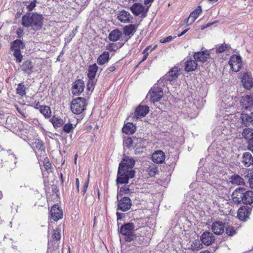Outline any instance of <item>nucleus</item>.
<instances>
[{"label": "nucleus", "mask_w": 253, "mask_h": 253, "mask_svg": "<svg viewBox=\"0 0 253 253\" xmlns=\"http://www.w3.org/2000/svg\"><path fill=\"white\" fill-rule=\"evenodd\" d=\"M135 162L132 157H124L119 165L116 179L117 184H127L129 179L134 177L135 171L132 169Z\"/></svg>", "instance_id": "obj_1"}, {"label": "nucleus", "mask_w": 253, "mask_h": 253, "mask_svg": "<svg viewBox=\"0 0 253 253\" xmlns=\"http://www.w3.org/2000/svg\"><path fill=\"white\" fill-rule=\"evenodd\" d=\"M21 23L25 27H31L35 31L40 30L42 27L43 17L36 13L26 14L23 16Z\"/></svg>", "instance_id": "obj_2"}, {"label": "nucleus", "mask_w": 253, "mask_h": 253, "mask_svg": "<svg viewBox=\"0 0 253 253\" xmlns=\"http://www.w3.org/2000/svg\"><path fill=\"white\" fill-rule=\"evenodd\" d=\"M124 144L127 148L133 147L135 154H139L143 152L145 147V140L141 136L136 134L132 137H127L124 140Z\"/></svg>", "instance_id": "obj_3"}, {"label": "nucleus", "mask_w": 253, "mask_h": 253, "mask_svg": "<svg viewBox=\"0 0 253 253\" xmlns=\"http://www.w3.org/2000/svg\"><path fill=\"white\" fill-rule=\"evenodd\" d=\"M180 72V68L179 66H175L171 68L167 74L158 81V85L167 86L169 88L168 84H172L177 80Z\"/></svg>", "instance_id": "obj_4"}, {"label": "nucleus", "mask_w": 253, "mask_h": 253, "mask_svg": "<svg viewBox=\"0 0 253 253\" xmlns=\"http://www.w3.org/2000/svg\"><path fill=\"white\" fill-rule=\"evenodd\" d=\"M203 168L199 169L197 171V180H203L214 188H217L219 185L220 179L217 178L214 174H211L207 170L204 171Z\"/></svg>", "instance_id": "obj_5"}, {"label": "nucleus", "mask_w": 253, "mask_h": 253, "mask_svg": "<svg viewBox=\"0 0 253 253\" xmlns=\"http://www.w3.org/2000/svg\"><path fill=\"white\" fill-rule=\"evenodd\" d=\"M135 229L132 222H127L123 224L119 229V232L124 237L126 242H131L134 240Z\"/></svg>", "instance_id": "obj_6"}, {"label": "nucleus", "mask_w": 253, "mask_h": 253, "mask_svg": "<svg viewBox=\"0 0 253 253\" xmlns=\"http://www.w3.org/2000/svg\"><path fill=\"white\" fill-rule=\"evenodd\" d=\"M141 232V234L140 236L137 237L135 236V246H147L150 242L152 237L151 229L149 227L143 228Z\"/></svg>", "instance_id": "obj_7"}, {"label": "nucleus", "mask_w": 253, "mask_h": 253, "mask_svg": "<svg viewBox=\"0 0 253 253\" xmlns=\"http://www.w3.org/2000/svg\"><path fill=\"white\" fill-rule=\"evenodd\" d=\"M87 105L84 98L79 97L75 98L72 101L71 109L75 114H80L85 109Z\"/></svg>", "instance_id": "obj_8"}, {"label": "nucleus", "mask_w": 253, "mask_h": 253, "mask_svg": "<svg viewBox=\"0 0 253 253\" xmlns=\"http://www.w3.org/2000/svg\"><path fill=\"white\" fill-rule=\"evenodd\" d=\"M161 85L154 86L147 95V97H150V101L155 103L159 102L163 96V91Z\"/></svg>", "instance_id": "obj_9"}, {"label": "nucleus", "mask_w": 253, "mask_h": 253, "mask_svg": "<svg viewBox=\"0 0 253 253\" xmlns=\"http://www.w3.org/2000/svg\"><path fill=\"white\" fill-rule=\"evenodd\" d=\"M118 204L117 211H127L132 206L131 201L129 197H124L120 200H119V196H117Z\"/></svg>", "instance_id": "obj_10"}, {"label": "nucleus", "mask_w": 253, "mask_h": 253, "mask_svg": "<svg viewBox=\"0 0 253 253\" xmlns=\"http://www.w3.org/2000/svg\"><path fill=\"white\" fill-rule=\"evenodd\" d=\"M231 69L234 72L239 71L242 66V58L239 55H233L228 61Z\"/></svg>", "instance_id": "obj_11"}, {"label": "nucleus", "mask_w": 253, "mask_h": 253, "mask_svg": "<svg viewBox=\"0 0 253 253\" xmlns=\"http://www.w3.org/2000/svg\"><path fill=\"white\" fill-rule=\"evenodd\" d=\"M242 135L247 141L248 149L253 152V129L245 128L242 132Z\"/></svg>", "instance_id": "obj_12"}, {"label": "nucleus", "mask_w": 253, "mask_h": 253, "mask_svg": "<svg viewBox=\"0 0 253 253\" xmlns=\"http://www.w3.org/2000/svg\"><path fill=\"white\" fill-rule=\"evenodd\" d=\"M50 217L55 221H57L63 217V212L58 205H54L50 209Z\"/></svg>", "instance_id": "obj_13"}, {"label": "nucleus", "mask_w": 253, "mask_h": 253, "mask_svg": "<svg viewBox=\"0 0 253 253\" xmlns=\"http://www.w3.org/2000/svg\"><path fill=\"white\" fill-rule=\"evenodd\" d=\"M245 190L244 188L239 187L233 191L232 194V199L235 203L237 204L242 203L243 197H244Z\"/></svg>", "instance_id": "obj_14"}, {"label": "nucleus", "mask_w": 253, "mask_h": 253, "mask_svg": "<svg viewBox=\"0 0 253 253\" xmlns=\"http://www.w3.org/2000/svg\"><path fill=\"white\" fill-rule=\"evenodd\" d=\"M214 241L215 238L213 234L208 231L203 232L200 236V241L207 246L211 245Z\"/></svg>", "instance_id": "obj_15"}, {"label": "nucleus", "mask_w": 253, "mask_h": 253, "mask_svg": "<svg viewBox=\"0 0 253 253\" xmlns=\"http://www.w3.org/2000/svg\"><path fill=\"white\" fill-rule=\"evenodd\" d=\"M84 84L83 80L78 79L76 80L73 83L72 87V92L73 95H79L84 91Z\"/></svg>", "instance_id": "obj_16"}, {"label": "nucleus", "mask_w": 253, "mask_h": 253, "mask_svg": "<svg viewBox=\"0 0 253 253\" xmlns=\"http://www.w3.org/2000/svg\"><path fill=\"white\" fill-rule=\"evenodd\" d=\"M193 57L196 62L204 63L210 58V53L207 50L198 51L194 53Z\"/></svg>", "instance_id": "obj_17"}, {"label": "nucleus", "mask_w": 253, "mask_h": 253, "mask_svg": "<svg viewBox=\"0 0 253 253\" xmlns=\"http://www.w3.org/2000/svg\"><path fill=\"white\" fill-rule=\"evenodd\" d=\"M225 225V222L220 221H214L212 224L211 229L214 234L219 235L223 233Z\"/></svg>", "instance_id": "obj_18"}, {"label": "nucleus", "mask_w": 253, "mask_h": 253, "mask_svg": "<svg viewBox=\"0 0 253 253\" xmlns=\"http://www.w3.org/2000/svg\"><path fill=\"white\" fill-rule=\"evenodd\" d=\"M166 159L164 152L161 150L155 151L152 155V160L154 163L161 164L164 163Z\"/></svg>", "instance_id": "obj_19"}, {"label": "nucleus", "mask_w": 253, "mask_h": 253, "mask_svg": "<svg viewBox=\"0 0 253 253\" xmlns=\"http://www.w3.org/2000/svg\"><path fill=\"white\" fill-rule=\"evenodd\" d=\"M149 112V107L148 106L140 104L135 109L134 116L136 119H140L146 116Z\"/></svg>", "instance_id": "obj_20"}, {"label": "nucleus", "mask_w": 253, "mask_h": 253, "mask_svg": "<svg viewBox=\"0 0 253 253\" xmlns=\"http://www.w3.org/2000/svg\"><path fill=\"white\" fill-rule=\"evenodd\" d=\"M243 86L247 89H250L253 87V80L249 73H244L242 77Z\"/></svg>", "instance_id": "obj_21"}, {"label": "nucleus", "mask_w": 253, "mask_h": 253, "mask_svg": "<svg viewBox=\"0 0 253 253\" xmlns=\"http://www.w3.org/2000/svg\"><path fill=\"white\" fill-rule=\"evenodd\" d=\"M251 209L248 206L240 207L238 211V217L240 220L246 221L249 217Z\"/></svg>", "instance_id": "obj_22"}, {"label": "nucleus", "mask_w": 253, "mask_h": 253, "mask_svg": "<svg viewBox=\"0 0 253 253\" xmlns=\"http://www.w3.org/2000/svg\"><path fill=\"white\" fill-rule=\"evenodd\" d=\"M117 18L122 23H128L131 22L133 17L129 12L122 10L119 12Z\"/></svg>", "instance_id": "obj_23"}, {"label": "nucleus", "mask_w": 253, "mask_h": 253, "mask_svg": "<svg viewBox=\"0 0 253 253\" xmlns=\"http://www.w3.org/2000/svg\"><path fill=\"white\" fill-rule=\"evenodd\" d=\"M241 124L245 126H250L251 124L253 125V113L250 114L246 113H242L239 118Z\"/></svg>", "instance_id": "obj_24"}, {"label": "nucleus", "mask_w": 253, "mask_h": 253, "mask_svg": "<svg viewBox=\"0 0 253 253\" xmlns=\"http://www.w3.org/2000/svg\"><path fill=\"white\" fill-rule=\"evenodd\" d=\"M241 102L243 108L246 109H250V108L253 107V94L243 96Z\"/></svg>", "instance_id": "obj_25"}, {"label": "nucleus", "mask_w": 253, "mask_h": 253, "mask_svg": "<svg viewBox=\"0 0 253 253\" xmlns=\"http://www.w3.org/2000/svg\"><path fill=\"white\" fill-rule=\"evenodd\" d=\"M122 36V31L116 28L110 32L108 38L110 41L115 42L120 40Z\"/></svg>", "instance_id": "obj_26"}, {"label": "nucleus", "mask_w": 253, "mask_h": 253, "mask_svg": "<svg viewBox=\"0 0 253 253\" xmlns=\"http://www.w3.org/2000/svg\"><path fill=\"white\" fill-rule=\"evenodd\" d=\"M34 67V64L29 60L23 62L21 66L22 70L28 75H30L33 72Z\"/></svg>", "instance_id": "obj_27"}, {"label": "nucleus", "mask_w": 253, "mask_h": 253, "mask_svg": "<svg viewBox=\"0 0 253 253\" xmlns=\"http://www.w3.org/2000/svg\"><path fill=\"white\" fill-rule=\"evenodd\" d=\"M132 13L135 16H138L144 10V7L140 3H134L130 7Z\"/></svg>", "instance_id": "obj_28"}, {"label": "nucleus", "mask_w": 253, "mask_h": 253, "mask_svg": "<svg viewBox=\"0 0 253 253\" xmlns=\"http://www.w3.org/2000/svg\"><path fill=\"white\" fill-rule=\"evenodd\" d=\"M137 30V26L135 24L126 25L123 28V33L126 36H129V38L133 36Z\"/></svg>", "instance_id": "obj_29"}, {"label": "nucleus", "mask_w": 253, "mask_h": 253, "mask_svg": "<svg viewBox=\"0 0 253 253\" xmlns=\"http://www.w3.org/2000/svg\"><path fill=\"white\" fill-rule=\"evenodd\" d=\"M25 47V44L22 41L19 39H16L11 42L10 49L11 50H17L24 49Z\"/></svg>", "instance_id": "obj_30"}, {"label": "nucleus", "mask_w": 253, "mask_h": 253, "mask_svg": "<svg viewBox=\"0 0 253 253\" xmlns=\"http://www.w3.org/2000/svg\"><path fill=\"white\" fill-rule=\"evenodd\" d=\"M110 54L108 51H103L97 58V63L99 65H103L108 62Z\"/></svg>", "instance_id": "obj_31"}, {"label": "nucleus", "mask_w": 253, "mask_h": 253, "mask_svg": "<svg viewBox=\"0 0 253 253\" xmlns=\"http://www.w3.org/2000/svg\"><path fill=\"white\" fill-rule=\"evenodd\" d=\"M197 63L195 60H187L184 62V69L187 72L193 71L197 68Z\"/></svg>", "instance_id": "obj_32"}, {"label": "nucleus", "mask_w": 253, "mask_h": 253, "mask_svg": "<svg viewBox=\"0 0 253 253\" xmlns=\"http://www.w3.org/2000/svg\"><path fill=\"white\" fill-rule=\"evenodd\" d=\"M242 203L251 205L253 203V191H246L244 193Z\"/></svg>", "instance_id": "obj_33"}, {"label": "nucleus", "mask_w": 253, "mask_h": 253, "mask_svg": "<svg viewBox=\"0 0 253 253\" xmlns=\"http://www.w3.org/2000/svg\"><path fill=\"white\" fill-rule=\"evenodd\" d=\"M136 127L135 125L132 123H127L122 128L124 133L127 134H131L135 132Z\"/></svg>", "instance_id": "obj_34"}, {"label": "nucleus", "mask_w": 253, "mask_h": 253, "mask_svg": "<svg viewBox=\"0 0 253 253\" xmlns=\"http://www.w3.org/2000/svg\"><path fill=\"white\" fill-rule=\"evenodd\" d=\"M242 162L246 167L252 165V163H253V157L251 154L249 152L244 153L242 156Z\"/></svg>", "instance_id": "obj_35"}, {"label": "nucleus", "mask_w": 253, "mask_h": 253, "mask_svg": "<svg viewBox=\"0 0 253 253\" xmlns=\"http://www.w3.org/2000/svg\"><path fill=\"white\" fill-rule=\"evenodd\" d=\"M31 147L34 150L37 149L38 151L40 152L41 155L45 153L44 146L43 145V143L42 140H36L35 142L32 144Z\"/></svg>", "instance_id": "obj_36"}, {"label": "nucleus", "mask_w": 253, "mask_h": 253, "mask_svg": "<svg viewBox=\"0 0 253 253\" xmlns=\"http://www.w3.org/2000/svg\"><path fill=\"white\" fill-rule=\"evenodd\" d=\"M230 182L232 184L236 185H244L245 181L244 179L240 175L237 174H234L231 175L230 177Z\"/></svg>", "instance_id": "obj_37"}, {"label": "nucleus", "mask_w": 253, "mask_h": 253, "mask_svg": "<svg viewBox=\"0 0 253 253\" xmlns=\"http://www.w3.org/2000/svg\"><path fill=\"white\" fill-rule=\"evenodd\" d=\"M98 67L96 63L90 65L88 67V72L87 74V78L95 79Z\"/></svg>", "instance_id": "obj_38"}, {"label": "nucleus", "mask_w": 253, "mask_h": 253, "mask_svg": "<svg viewBox=\"0 0 253 253\" xmlns=\"http://www.w3.org/2000/svg\"><path fill=\"white\" fill-rule=\"evenodd\" d=\"M124 42H119L118 43H110L106 46V49L110 51H116L121 48L124 45Z\"/></svg>", "instance_id": "obj_39"}, {"label": "nucleus", "mask_w": 253, "mask_h": 253, "mask_svg": "<svg viewBox=\"0 0 253 253\" xmlns=\"http://www.w3.org/2000/svg\"><path fill=\"white\" fill-rule=\"evenodd\" d=\"M39 111L45 118H50L51 111L49 107L45 105L40 106Z\"/></svg>", "instance_id": "obj_40"}, {"label": "nucleus", "mask_w": 253, "mask_h": 253, "mask_svg": "<svg viewBox=\"0 0 253 253\" xmlns=\"http://www.w3.org/2000/svg\"><path fill=\"white\" fill-rule=\"evenodd\" d=\"M50 122L52 123L54 128H58L61 126L63 124V120L60 117L52 116L50 119Z\"/></svg>", "instance_id": "obj_41"}, {"label": "nucleus", "mask_w": 253, "mask_h": 253, "mask_svg": "<svg viewBox=\"0 0 253 253\" xmlns=\"http://www.w3.org/2000/svg\"><path fill=\"white\" fill-rule=\"evenodd\" d=\"M27 88L23 84V83H21L18 84L16 88V93L21 96H24L26 94Z\"/></svg>", "instance_id": "obj_42"}, {"label": "nucleus", "mask_w": 253, "mask_h": 253, "mask_svg": "<svg viewBox=\"0 0 253 253\" xmlns=\"http://www.w3.org/2000/svg\"><path fill=\"white\" fill-rule=\"evenodd\" d=\"M230 47V45L225 43L216 45L215 49L216 53H221L227 50Z\"/></svg>", "instance_id": "obj_43"}, {"label": "nucleus", "mask_w": 253, "mask_h": 253, "mask_svg": "<svg viewBox=\"0 0 253 253\" xmlns=\"http://www.w3.org/2000/svg\"><path fill=\"white\" fill-rule=\"evenodd\" d=\"M147 171L151 177L154 176L158 171V168L155 165H152L147 168Z\"/></svg>", "instance_id": "obj_44"}, {"label": "nucleus", "mask_w": 253, "mask_h": 253, "mask_svg": "<svg viewBox=\"0 0 253 253\" xmlns=\"http://www.w3.org/2000/svg\"><path fill=\"white\" fill-rule=\"evenodd\" d=\"M60 229L59 228H56L53 230V233L52 235V238L54 241H58L61 239Z\"/></svg>", "instance_id": "obj_45"}, {"label": "nucleus", "mask_w": 253, "mask_h": 253, "mask_svg": "<svg viewBox=\"0 0 253 253\" xmlns=\"http://www.w3.org/2000/svg\"><path fill=\"white\" fill-rule=\"evenodd\" d=\"M43 167L45 169V170L47 171L48 173L51 172V169H52V166L51 163L49 162V159L46 157L43 160Z\"/></svg>", "instance_id": "obj_46"}, {"label": "nucleus", "mask_w": 253, "mask_h": 253, "mask_svg": "<svg viewBox=\"0 0 253 253\" xmlns=\"http://www.w3.org/2000/svg\"><path fill=\"white\" fill-rule=\"evenodd\" d=\"M96 83V80L95 79L88 78V81L87 84V89L88 91H93L95 84Z\"/></svg>", "instance_id": "obj_47"}, {"label": "nucleus", "mask_w": 253, "mask_h": 253, "mask_svg": "<svg viewBox=\"0 0 253 253\" xmlns=\"http://www.w3.org/2000/svg\"><path fill=\"white\" fill-rule=\"evenodd\" d=\"M76 125H73L71 123L66 124L63 127V131L67 133L71 132L75 127Z\"/></svg>", "instance_id": "obj_48"}, {"label": "nucleus", "mask_w": 253, "mask_h": 253, "mask_svg": "<svg viewBox=\"0 0 253 253\" xmlns=\"http://www.w3.org/2000/svg\"><path fill=\"white\" fill-rule=\"evenodd\" d=\"M199 240H195L191 245V249L193 250L199 251L203 248L202 243Z\"/></svg>", "instance_id": "obj_49"}, {"label": "nucleus", "mask_w": 253, "mask_h": 253, "mask_svg": "<svg viewBox=\"0 0 253 253\" xmlns=\"http://www.w3.org/2000/svg\"><path fill=\"white\" fill-rule=\"evenodd\" d=\"M224 229H225L226 234L229 236H232L236 234V231L233 226L225 225Z\"/></svg>", "instance_id": "obj_50"}, {"label": "nucleus", "mask_w": 253, "mask_h": 253, "mask_svg": "<svg viewBox=\"0 0 253 253\" xmlns=\"http://www.w3.org/2000/svg\"><path fill=\"white\" fill-rule=\"evenodd\" d=\"M13 56L16 58V61L17 63H20L22 61L23 59V56L21 54V50H13Z\"/></svg>", "instance_id": "obj_51"}, {"label": "nucleus", "mask_w": 253, "mask_h": 253, "mask_svg": "<svg viewBox=\"0 0 253 253\" xmlns=\"http://www.w3.org/2000/svg\"><path fill=\"white\" fill-rule=\"evenodd\" d=\"M130 192V189L128 187L123 186L120 188L119 192L118 193V196H122L124 194H128Z\"/></svg>", "instance_id": "obj_52"}, {"label": "nucleus", "mask_w": 253, "mask_h": 253, "mask_svg": "<svg viewBox=\"0 0 253 253\" xmlns=\"http://www.w3.org/2000/svg\"><path fill=\"white\" fill-rule=\"evenodd\" d=\"M247 176L249 177V182L250 184V186L251 188L253 189V173L251 172L250 173H249L245 177Z\"/></svg>", "instance_id": "obj_53"}, {"label": "nucleus", "mask_w": 253, "mask_h": 253, "mask_svg": "<svg viewBox=\"0 0 253 253\" xmlns=\"http://www.w3.org/2000/svg\"><path fill=\"white\" fill-rule=\"evenodd\" d=\"M173 39V37L171 36H169L166 38H163L160 40V42L161 43H164L170 42Z\"/></svg>", "instance_id": "obj_54"}, {"label": "nucleus", "mask_w": 253, "mask_h": 253, "mask_svg": "<svg viewBox=\"0 0 253 253\" xmlns=\"http://www.w3.org/2000/svg\"><path fill=\"white\" fill-rule=\"evenodd\" d=\"M89 184V178H88V179L86 181V182L84 183L83 186V188L82 190V194L83 195H84L85 193L86 192L87 188L88 187Z\"/></svg>", "instance_id": "obj_55"}, {"label": "nucleus", "mask_w": 253, "mask_h": 253, "mask_svg": "<svg viewBox=\"0 0 253 253\" xmlns=\"http://www.w3.org/2000/svg\"><path fill=\"white\" fill-rule=\"evenodd\" d=\"M16 33L17 35V37L18 38H21L23 36V30L21 28H18L16 31Z\"/></svg>", "instance_id": "obj_56"}, {"label": "nucleus", "mask_w": 253, "mask_h": 253, "mask_svg": "<svg viewBox=\"0 0 253 253\" xmlns=\"http://www.w3.org/2000/svg\"><path fill=\"white\" fill-rule=\"evenodd\" d=\"M116 215L117 221L122 220L125 217V214L122 212L117 211L116 212Z\"/></svg>", "instance_id": "obj_57"}, {"label": "nucleus", "mask_w": 253, "mask_h": 253, "mask_svg": "<svg viewBox=\"0 0 253 253\" xmlns=\"http://www.w3.org/2000/svg\"><path fill=\"white\" fill-rule=\"evenodd\" d=\"M196 19L194 18L193 17H191V14H190L188 18L186 19V23L187 25H190L192 24L196 20Z\"/></svg>", "instance_id": "obj_58"}, {"label": "nucleus", "mask_w": 253, "mask_h": 253, "mask_svg": "<svg viewBox=\"0 0 253 253\" xmlns=\"http://www.w3.org/2000/svg\"><path fill=\"white\" fill-rule=\"evenodd\" d=\"M196 19L194 18L193 17H191V14H190L188 18L186 19V23L187 25H190L192 24L196 20Z\"/></svg>", "instance_id": "obj_59"}, {"label": "nucleus", "mask_w": 253, "mask_h": 253, "mask_svg": "<svg viewBox=\"0 0 253 253\" xmlns=\"http://www.w3.org/2000/svg\"><path fill=\"white\" fill-rule=\"evenodd\" d=\"M35 1H32L27 5V8L29 11H32L35 8Z\"/></svg>", "instance_id": "obj_60"}, {"label": "nucleus", "mask_w": 253, "mask_h": 253, "mask_svg": "<svg viewBox=\"0 0 253 253\" xmlns=\"http://www.w3.org/2000/svg\"><path fill=\"white\" fill-rule=\"evenodd\" d=\"M157 47V45H155L154 46H153L152 48H151V45H149V46H147L145 48V49L143 51V53H145L146 52H148V50H149L150 48V51H153L154 50H155L156 49Z\"/></svg>", "instance_id": "obj_61"}, {"label": "nucleus", "mask_w": 253, "mask_h": 253, "mask_svg": "<svg viewBox=\"0 0 253 253\" xmlns=\"http://www.w3.org/2000/svg\"><path fill=\"white\" fill-rule=\"evenodd\" d=\"M9 157L11 159V163H13V167H15V165L16 164V158L15 157V155L13 154H9Z\"/></svg>", "instance_id": "obj_62"}, {"label": "nucleus", "mask_w": 253, "mask_h": 253, "mask_svg": "<svg viewBox=\"0 0 253 253\" xmlns=\"http://www.w3.org/2000/svg\"><path fill=\"white\" fill-rule=\"evenodd\" d=\"M202 11L201 6L199 5L193 11L195 14H197V15L199 16L200 14L201 13Z\"/></svg>", "instance_id": "obj_63"}, {"label": "nucleus", "mask_w": 253, "mask_h": 253, "mask_svg": "<svg viewBox=\"0 0 253 253\" xmlns=\"http://www.w3.org/2000/svg\"><path fill=\"white\" fill-rule=\"evenodd\" d=\"M116 69V67L114 65L111 66L109 67H108L106 70V72L107 73V74H109L111 72H112L114 71Z\"/></svg>", "instance_id": "obj_64"}]
</instances>
